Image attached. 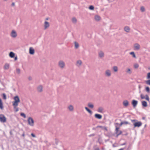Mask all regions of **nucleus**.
I'll list each match as a JSON object with an SVG mask.
<instances>
[{
    "label": "nucleus",
    "instance_id": "4be33fe9",
    "mask_svg": "<svg viewBox=\"0 0 150 150\" xmlns=\"http://www.w3.org/2000/svg\"><path fill=\"white\" fill-rule=\"evenodd\" d=\"M0 108L1 110H3L4 109V106L3 104L1 99L0 98Z\"/></svg>",
    "mask_w": 150,
    "mask_h": 150
},
{
    "label": "nucleus",
    "instance_id": "bb28decb",
    "mask_svg": "<svg viewBox=\"0 0 150 150\" xmlns=\"http://www.w3.org/2000/svg\"><path fill=\"white\" fill-rule=\"evenodd\" d=\"M72 21L73 23H76L77 22V20L75 17L72 18Z\"/></svg>",
    "mask_w": 150,
    "mask_h": 150
},
{
    "label": "nucleus",
    "instance_id": "79ce46f5",
    "mask_svg": "<svg viewBox=\"0 0 150 150\" xmlns=\"http://www.w3.org/2000/svg\"><path fill=\"white\" fill-rule=\"evenodd\" d=\"M146 78L147 79H150V72L147 73Z\"/></svg>",
    "mask_w": 150,
    "mask_h": 150
},
{
    "label": "nucleus",
    "instance_id": "1a4fd4ad",
    "mask_svg": "<svg viewBox=\"0 0 150 150\" xmlns=\"http://www.w3.org/2000/svg\"><path fill=\"white\" fill-rule=\"evenodd\" d=\"M11 35L13 38H15L17 36V34L16 31L14 30H12L11 34Z\"/></svg>",
    "mask_w": 150,
    "mask_h": 150
},
{
    "label": "nucleus",
    "instance_id": "680f3d73",
    "mask_svg": "<svg viewBox=\"0 0 150 150\" xmlns=\"http://www.w3.org/2000/svg\"><path fill=\"white\" fill-rule=\"evenodd\" d=\"M142 119L143 120H144L145 119V117H143Z\"/></svg>",
    "mask_w": 150,
    "mask_h": 150
},
{
    "label": "nucleus",
    "instance_id": "e433bc0d",
    "mask_svg": "<svg viewBox=\"0 0 150 150\" xmlns=\"http://www.w3.org/2000/svg\"><path fill=\"white\" fill-rule=\"evenodd\" d=\"M24 118H25L26 117V116L23 113L21 112L20 114Z\"/></svg>",
    "mask_w": 150,
    "mask_h": 150
},
{
    "label": "nucleus",
    "instance_id": "c756f323",
    "mask_svg": "<svg viewBox=\"0 0 150 150\" xmlns=\"http://www.w3.org/2000/svg\"><path fill=\"white\" fill-rule=\"evenodd\" d=\"M145 90L148 93H149L150 92V88L148 86H147L145 88Z\"/></svg>",
    "mask_w": 150,
    "mask_h": 150
},
{
    "label": "nucleus",
    "instance_id": "37998d69",
    "mask_svg": "<svg viewBox=\"0 0 150 150\" xmlns=\"http://www.w3.org/2000/svg\"><path fill=\"white\" fill-rule=\"evenodd\" d=\"M123 124H125V125H127V124H129L130 125V123L129 122H128L127 121H123L122 122Z\"/></svg>",
    "mask_w": 150,
    "mask_h": 150
},
{
    "label": "nucleus",
    "instance_id": "6e6552de",
    "mask_svg": "<svg viewBox=\"0 0 150 150\" xmlns=\"http://www.w3.org/2000/svg\"><path fill=\"white\" fill-rule=\"evenodd\" d=\"M138 103V101L137 100H132V105L135 108L137 106Z\"/></svg>",
    "mask_w": 150,
    "mask_h": 150
},
{
    "label": "nucleus",
    "instance_id": "3c124183",
    "mask_svg": "<svg viewBox=\"0 0 150 150\" xmlns=\"http://www.w3.org/2000/svg\"><path fill=\"white\" fill-rule=\"evenodd\" d=\"M94 150H100L98 147L94 148Z\"/></svg>",
    "mask_w": 150,
    "mask_h": 150
},
{
    "label": "nucleus",
    "instance_id": "0eeeda50",
    "mask_svg": "<svg viewBox=\"0 0 150 150\" xmlns=\"http://www.w3.org/2000/svg\"><path fill=\"white\" fill-rule=\"evenodd\" d=\"M134 50H138L140 49V46L138 43H135L134 45Z\"/></svg>",
    "mask_w": 150,
    "mask_h": 150
},
{
    "label": "nucleus",
    "instance_id": "69168bd1",
    "mask_svg": "<svg viewBox=\"0 0 150 150\" xmlns=\"http://www.w3.org/2000/svg\"><path fill=\"white\" fill-rule=\"evenodd\" d=\"M116 124L117 125H119V124L118 123H116Z\"/></svg>",
    "mask_w": 150,
    "mask_h": 150
},
{
    "label": "nucleus",
    "instance_id": "7ed1b4c3",
    "mask_svg": "<svg viewBox=\"0 0 150 150\" xmlns=\"http://www.w3.org/2000/svg\"><path fill=\"white\" fill-rule=\"evenodd\" d=\"M28 124L31 126H33L34 125V121L32 117H29L28 119Z\"/></svg>",
    "mask_w": 150,
    "mask_h": 150
},
{
    "label": "nucleus",
    "instance_id": "72a5a7b5",
    "mask_svg": "<svg viewBox=\"0 0 150 150\" xmlns=\"http://www.w3.org/2000/svg\"><path fill=\"white\" fill-rule=\"evenodd\" d=\"M145 97V98L144 99H145L146 100H147L149 102V98L148 95H146Z\"/></svg>",
    "mask_w": 150,
    "mask_h": 150
},
{
    "label": "nucleus",
    "instance_id": "473e14b6",
    "mask_svg": "<svg viewBox=\"0 0 150 150\" xmlns=\"http://www.w3.org/2000/svg\"><path fill=\"white\" fill-rule=\"evenodd\" d=\"M113 69L115 72H117L118 71V68L117 66H115L113 67Z\"/></svg>",
    "mask_w": 150,
    "mask_h": 150
},
{
    "label": "nucleus",
    "instance_id": "c03bdc74",
    "mask_svg": "<svg viewBox=\"0 0 150 150\" xmlns=\"http://www.w3.org/2000/svg\"><path fill=\"white\" fill-rule=\"evenodd\" d=\"M59 141L58 139H55V142L56 145H57L59 142Z\"/></svg>",
    "mask_w": 150,
    "mask_h": 150
},
{
    "label": "nucleus",
    "instance_id": "49530a36",
    "mask_svg": "<svg viewBox=\"0 0 150 150\" xmlns=\"http://www.w3.org/2000/svg\"><path fill=\"white\" fill-rule=\"evenodd\" d=\"M140 97L142 99H144L145 97L144 96V95L142 94H141L140 95Z\"/></svg>",
    "mask_w": 150,
    "mask_h": 150
},
{
    "label": "nucleus",
    "instance_id": "c85d7f7f",
    "mask_svg": "<svg viewBox=\"0 0 150 150\" xmlns=\"http://www.w3.org/2000/svg\"><path fill=\"white\" fill-rule=\"evenodd\" d=\"M68 109L70 111H72L74 109V107L72 105H70L68 107Z\"/></svg>",
    "mask_w": 150,
    "mask_h": 150
},
{
    "label": "nucleus",
    "instance_id": "a18cd8bd",
    "mask_svg": "<svg viewBox=\"0 0 150 150\" xmlns=\"http://www.w3.org/2000/svg\"><path fill=\"white\" fill-rule=\"evenodd\" d=\"M14 108L15 109V111L17 112L18 110V108L14 106Z\"/></svg>",
    "mask_w": 150,
    "mask_h": 150
},
{
    "label": "nucleus",
    "instance_id": "7c9ffc66",
    "mask_svg": "<svg viewBox=\"0 0 150 150\" xmlns=\"http://www.w3.org/2000/svg\"><path fill=\"white\" fill-rule=\"evenodd\" d=\"M75 44V48L77 49L78 48L79 46V45L77 42H74Z\"/></svg>",
    "mask_w": 150,
    "mask_h": 150
},
{
    "label": "nucleus",
    "instance_id": "6e6d98bb",
    "mask_svg": "<svg viewBox=\"0 0 150 150\" xmlns=\"http://www.w3.org/2000/svg\"><path fill=\"white\" fill-rule=\"evenodd\" d=\"M17 59V56L16 57L14 58V60L16 61Z\"/></svg>",
    "mask_w": 150,
    "mask_h": 150
},
{
    "label": "nucleus",
    "instance_id": "9d476101",
    "mask_svg": "<svg viewBox=\"0 0 150 150\" xmlns=\"http://www.w3.org/2000/svg\"><path fill=\"white\" fill-rule=\"evenodd\" d=\"M43 87L42 85H40L37 87V90L38 92H41L42 91Z\"/></svg>",
    "mask_w": 150,
    "mask_h": 150
},
{
    "label": "nucleus",
    "instance_id": "774afa93",
    "mask_svg": "<svg viewBox=\"0 0 150 150\" xmlns=\"http://www.w3.org/2000/svg\"><path fill=\"white\" fill-rule=\"evenodd\" d=\"M146 127V125H144V127L145 128V127Z\"/></svg>",
    "mask_w": 150,
    "mask_h": 150
},
{
    "label": "nucleus",
    "instance_id": "4d7b16f0",
    "mask_svg": "<svg viewBox=\"0 0 150 150\" xmlns=\"http://www.w3.org/2000/svg\"><path fill=\"white\" fill-rule=\"evenodd\" d=\"M122 125H123V123L122 122L120 123V126H121Z\"/></svg>",
    "mask_w": 150,
    "mask_h": 150
},
{
    "label": "nucleus",
    "instance_id": "412c9836",
    "mask_svg": "<svg viewBox=\"0 0 150 150\" xmlns=\"http://www.w3.org/2000/svg\"><path fill=\"white\" fill-rule=\"evenodd\" d=\"M9 67V65L8 63H6L5 64L4 69H8Z\"/></svg>",
    "mask_w": 150,
    "mask_h": 150
},
{
    "label": "nucleus",
    "instance_id": "9b49d317",
    "mask_svg": "<svg viewBox=\"0 0 150 150\" xmlns=\"http://www.w3.org/2000/svg\"><path fill=\"white\" fill-rule=\"evenodd\" d=\"M105 75L107 76H110L111 75V73L109 70H107L105 71Z\"/></svg>",
    "mask_w": 150,
    "mask_h": 150
},
{
    "label": "nucleus",
    "instance_id": "f257e3e1",
    "mask_svg": "<svg viewBox=\"0 0 150 150\" xmlns=\"http://www.w3.org/2000/svg\"><path fill=\"white\" fill-rule=\"evenodd\" d=\"M131 121L132 122H134L133 125L134 128L136 127H139L141 126L142 125V122L140 121L135 122V121H137L136 120H132Z\"/></svg>",
    "mask_w": 150,
    "mask_h": 150
},
{
    "label": "nucleus",
    "instance_id": "4c0bfd02",
    "mask_svg": "<svg viewBox=\"0 0 150 150\" xmlns=\"http://www.w3.org/2000/svg\"><path fill=\"white\" fill-rule=\"evenodd\" d=\"M3 98L4 100H6V94L4 93H3L2 94Z\"/></svg>",
    "mask_w": 150,
    "mask_h": 150
},
{
    "label": "nucleus",
    "instance_id": "a211bd4d",
    "mask_svg": "<svg viewBox=\"0 0 150 150\" xmlns=\"http://www.w3.org/2000/svg\"><path fill=\"white\" fill-rule=\"evenodd\" d=\"M99 56L102 58L104 56V53L102 51H100L99 52L98 54Z\"/></svg>",
    "mask_w": 150,
    "mask_h": 150
},
{
    "label": "nucleus",
    "instance_id": "5701e85b",
    "mask_svg": "<svg viewBox=\"0 0 150 150\" xmlns=\"http://www.w3.org/2000/svg\"><path fill=\"white\" fill-rule=\"evenodd\" d=\"M85 109L87 111H88V113H89L91 115H92V114L93 112L91 110L88 108L87 107H85Z\"/></svg>",
    "mask_w": 150,
    "mask_h": 150
},
{
    "label": "nucleus",
    "instance_id": "338daca9",
    "mask_svg": "<svg viewBox=\"0 0 150 150\" xmlns=\"http://www.w3.org/2000/svg\"><path fill=\"white\" fill-rule=\"evenodd\" d=\"M49 19L48 18H46V19L47 20H48Z\"/></svg>",
    "mask_w": 150,
    "mask_h": 150
},
{
    "label": "nucleus",
    "instance_id": "13d9d810",
    "mask_svg": "<svg viewBox=\"0 0 150 150\" xmlns=\"http://www.w3.org/2000/svg\"><path fill=\"white\" fill-rule=\"evenodd\" d=\"M15 5V3L14 2H13L12 4V6H14Z\"/></svg>",
    "mask_w": 150,
    "mask_h": 150
},
{
    "label": "nucleus",
    "instance_id": "dca6fc26",
    "mask_svg": "<svg viewBox=\"0 0 150 150\" xmlns=\"http://www.w3.org/2000/svg\"><path fill=\"white\" fill-rule=\"evenodd\" d=\"M123 104L124 106L126 107L129 105V103L127 100H125L123 102Z\"/></svg>",
    "mask_w": 150,
    "mask_h": 150
},
{
    "label": "nucleus",
    "instance_id": "052dcab7",
    "mask_svg": "<svg viewBox=\"0 0 150 150\" xmlns=\"http://www.w3.org/2000/svg\"><path fill=\"white\" fill-rule=\"evenodd\" d=\"M124 149L123 148H122L119 149L118 150H124Z\"/></svg>",
    "mask_w": 150,
    "mask_h": 150
},
{
    "label": "nucleus",
    "instance_id": "ea45409f",
    "mask_svg": "<svg viewBox=\"0 0 150 150\" xmlns=\"http://www.w3.org/2000/svg\"><path fill=\"white\" fill-rule=\"evenodd\" d=\"M126 72L129 74H131L132 73V72L131 71L130 69L129 68H128L127 69Z\"/></svg>",
    "mask_w": 150,
    "mask_h": 150
},
{
    "label": "nucleus",
    "instance_id": "864d4df0",
    "mask_svg": "<svg viewBox=\"0 0 150 150\" xmlns=\"http://www.w3.org/2000/svg\"><path fill=\"white\" fill-rule=\"evenodd\" d=\"M126 144V142L124 143L123 144H120V145L121 146H123L124 145H125Z\"/></svg>",
    "mask_w": 150,
    "mask_h": 150
},
{
    "label": "nucleus",
    "instance_id": "a878e982",
    "mask_svg": "<svg viewBox=\"0 0 150 150\" xmlns=\"http://www.w3.org/2000/svg\"><path fill=\"white\" fill-rule=\"evenodd\" d=\"M88 106L91 108H93L94 107L93 105L91 103H89L88 104Z\"/></svg>",
    "mask_w": 150,
    "mask_h": 150
},
{
    "label": "nucleus",
    "instance_id": "de8ad7c7",
    "mask_svg": "<svg viewBox=\"0 0 150 150\" xmlns=\"http://www.w3.org/2000/svg\"><path fill=\"white\" fill-rule=\"evenodd\" d=\"M31 135L32 137H36V136H35V135L33 133H32L31 134Z\"/></svg>",
    "mask_w": 150,
    "mask_h": 150
},
{
    "label": "nucleus",
    "instance_id": "5fc2aeb1",
    "mask_svg": "<svg viewBox=\"0 0 150 150\" xmlns=\"http://www.w3.org/2000/svg\"><path fill=\"white\" fill-rule=\"evenodd\" d=\"M25 136V133H24V132L23 133V134H22V136H23V137H24Z\"/></svg>",
    "mask_w": 150,
    "mask_h": 150
},
{
    "label": "nucleus",
    "instance_id": "39448f33",
    "mask_svg": "<svg viewBox=\"0 0 150 150\" xmlns=\"http://www.w3.org/2000/svg\"><path fill=\"white\" fill-rule=\"evenodd\" d=\"M115 129V134H116V137H117L118 136L122 134V132L121 131H119V127H117V126H116Z\"/></svg>",
    "mask_w": 150,
    "mask_h": 150
},
{
    "label": "nucleus",
    "instance_id": "8fccbe9b",
    "mask_svg": "<svg viewBox=\"0 0 150 150\" xmlns=\"http://www.w3.org/2000/svg\"><path fill=\"white\" fill-rule=\"evenodd\" d=\"M103 129L107 131H108V129H107V127H104L103 128Z\"/></svg>",
    "mask_w": 150,
    "mask_h": 150
},
{
    "label": "nucleus",
    "instance_id": "a19ab883",
    "mask_svg": "<svg viewBox=\"0 0 150 150\" xmlns=\"http://www.w3.org/2000/svg\"><path fill=\"white\" fill-rule=\"evenodd\" d=\"M139 67V65L137 64H135L134 65V67L135 69Z\"/></svg>",
    "mask_w": 150,
    "mask_h": 150
},
{
    "label": "nucleus",
    "instance_id": "58836bf2",
    "mask_svg": "<svg viewBox=\"0 0 150 150\" xmlns=\"http://www.w3.org/2000/svg\"><path fill=\"white\" fill-rule=\"evenodd\" d=\"M94 8V6L92 5H91L89 7V9L91 10H93Z\"/></svg>",
    "mask_w": 150,
    "mask_h": 150
},
{
    "label": "nucleus",
    "instance_id": "bf43d9fd",
    "mask_svg": "<svg viewBox=\"0 0 150 150\" xmlns=\"http://www.w3.org/2000/svg\"><path fill=\"white\" fill-rule=\"evenodd\" d=\"M141 88V87L140 85H139V89H140V88Z\"/></svg>",
    "mask_w": 150,
    "mask_h": 150
},
{
    "label": "nucleus",
    "instance_id": "4468645a",
    "mask_svg": "<svg viewBox=\"0 0 150 150\" xmlns=\"http://www.w3.org/2000/svg\"><path fill=\"white\" fill-rule=\"evenodd\" d=\"M49 23L48 22L45 21L44 23V29H46L49 27Z\"/></svg>",
    "mask_w": 150,
    "mask_h": 150
},
{
    "label": "nucleus",
    "instance_id": "c9c22d12",
    "mask_svg": "<svg viewBox=\"0 0 150 150\" xmlns=\"http://www.w3.org/2000/svg\"><path fill=\"white\" fill-rule=\"evenodd\" d=\"M16 71L17 73L18 74H19L20 73L21 70L19 68H17L16 69Z\"/></svg>",
    "mask_w": 150,
    "mask_h": 150
},
{
    "label": "nucleus",
    "instance_id": "6ab92c4d",
    "mask_svg": "<svg viewBox=\"0 0 150 150\" xmlns=\"http://www.w3.org/2000/svg\"><path fill=\"white\" fill-rule=\"evenodd\" d=\"M142 105L143 107H146L147 106V103L145 101H143L142 102Z\"/></svg>",
    "mask_w": 150,
    "mask_h": 150
},
{
    "label": "nucleus",
    "instance_id": "f03ea898",
    "mask_svg": "<svg viewBox=\"0 0 150 150\" xmlns=\"http://www.w3.org/2000/svg\"><path fill=\"white\" fill-rule=\"evenodd\" d=\"M14 101L13 103V105L14 106L16 107L18 105V103L20 102V100L19 97L17 96L14 97Z\"/></svg>",
    "mask_w": 150,
    "mask_h": 150
},
{
    "label": "nucleus",
    "instance_id": "2eb2a0df",
    "mask_svg": "<svg viewBox=\"0 0 150 150\" xmlns=\"http://www.w3.org/2000/svg\"><path fill=\"white\" fill-rule=\"evenodd\" d=\"M103 108L102 107H100L98 108L97 111L100 113H103Z\"/></svg>",
    "mask_w": 150,
    "mask_h": 150
},
{
    "label": "nucleus",
    "instance_id": "b1692460",
    "mask_svg": "<svg viewBox=\"0 0 150 150\" xmlns=\"http://www.w3.org/2000/svg\"><path fill=\"white\" fill-rule=\"evenodd\" d=\"M82 64V62L81 60L78 61L76 62V65L77 66H79Z\"/></svg>",
    "mask_w": 150,
    "mask_h": 150
},
{
    "label": "nucleus",
    "instance_id": "aec40b11",
    "mask_svg": "<svg viewBox=\"0 0 150 150\" xmlns=\"http://www.w3.org/2000/svg\"><path fill=\"white\" fill-rule=\"evenodd\" d=\"M15 53L12 52H11L9 54V56L11 58H13L15 57Z\"/></svg>",
    "mask_w": 150,
    "mask_h": 150
},
{
    "label": "nucleus",
    "instance_id": "423d86ee",
    "mask_svg": "<svg viewBox=\"0 0 150 150\" xmlns=\"http://www.w3.org/2000/svg\"><path fill=\"white\" fill-rule=\"evenodd\" d=\"M58 65L60 67L63 68L65 66V64L64 62L63 61H60L59 62Z\"/></svg>",
    "mask_w": 150,
    "mask_h": 150
},
{
    "label": "nucleus",
    "instance_id": "ddd939ff",
    "mask_svg": "<svg viewBox=\"0 0 150 150\" xmlns=\"http://www.w3.org/2000/svg\"><path fill=\"white\" fill-rule=\"evenodd\" d=\"M94 116L95 118L99 119H100L102 118V115L98 114H96Z\"/></svg>",
    "mask_w": 150,
    "mask_h": 150
},
{
    "label": "nucleus",
    "instance_id": "cd10ccee",
    "mask_svg": "<svg viewBox=\"0 0 150 150\" xmlns=\"http://www.w3.org/2000/svg\"><path fill=\"white\" fill-rule=\"evenodd\" d=\"M129 54L131 55H132V57L134 58H136V56L135 55V54L134 53V52H130V53H129Z\"/></svg>",
    "mask_w": 150,
    "mask_h": 150
},
{
    "label": "nucleus",
    "instance_id": "0e129e2a",
    "mask_svg": "<svg viewBox=\"0 0 150 150\" xmlns=\"http://www.w3.org/2000/svg\"><path fill=\"white\" fill-rule=\"evenodd\" d=\"M130 146H131V145H130V144L129 145V146L128 147V148L127 149V150L129 148V147H130Z\"/></svg>",
    "mask_w": 150,
    "mask_h": 150
},
{
    "label": "nucleus",
    "instance_id": "603ef678",
    "mask_svg": "<svg viewBox=\"0 0 150 150\" xmlns=\"http://www.w3.org/2000/svg\"><path fill=\"white\" fill-rule=\"evenodd\" d=\"M28 79L29 80V81H31L32 80V77H31V76H29L28 77Z\"/></svg>",
    "mask_w": 150,
    "mask_h": 150
},
{
    "label": "nucleus",
    "instance_id": "393cba45",
    "mask_svg": "<svg viewBox=\"0 0 150 150\" xmlns=\"http://www.w3.org/2000/svg\"><path fill=\"white\" fill-rule=\"evenodd\" d=\"M95 19L96 21H98L100 19V17L98 15H96L95 16Z\"/></svg>",
    "mask_w": 150,
    "mask_h": 150
},
{
    "label": "nucleus",
    "instance_id": "e2e57ef3",
    "mask_svg": "<svg viewBox=\"0 0 150 150\" xmlns=\"http://www.w3.org/2000/svg\"><path fill=\"white\" fill-rule=\"evenodd\" d=\"M10 134L11 135L12 134V131H10Z\"/></svg>",
    "mask_w": 150,
    "mask_h": 150
},
{
    "label": "nucleus",
    "instance_id": "f3484780",
    "mask_svg": "<svg viewBox=\"0 0 150 150\" xmlns=\"http://www.w3.org/2000/svg\"><path fill=\"white\" fill-rule=\"evenodd\" d=\"M124 30L127 33L129 32L130 29L129 26H126L124 28Z\"/></svg>",
    "mask_w": 150,
    "mask_h": 150
},
{
    "label": "nucleus",
    "instance_id": "20e7f679",
    "mask_svg": "<svg viewBox=\"0 0 150 150\" xmlns=\"http://www.w3.org/2000/svg\"><path fill=\"white\" fill-rule=\"evenodd\" d=\"M6 118L4 115L0 114V121L1 122L4 123L6 122Z\"/></svg>",
    "mask_w": 150,
    "mask_h": 150
},
{
    "label": "nucleus",
    "instance_id": "2f4dec72",
    "mask_svg": "<svg viewBox=\"0 0 150 150\" xmlns=\"http://www.w3.org/2000/svg\"><path fill=\"white\" fill-rule=\"evenodd\" d=\"M140 10L142 12H144L145 10L144 7L143 6H141L140 8Z\"/></svg>",
    "mask_w": 150,
    "mask_h": 150
},
{
    "label": "nucleus",
    "instance_id": "f704fd0d",
    "mask_svg": "<svg viewBox=\"0 0 150 150\" xmlns=\"http://www.w3.org/2000/svg\"><path fill=\"white\" fill-rule=\"evenodd\" d=\"M145 83L147 85H150V79L145 81Z\"/></svg>",
    "mask_w": 150,
    "mask_h": 150
},
{
    "label": "nucleus",
    "instance_id": "f8f14e48",
    "mask_svg": "<svg viewBox=\"0 0 150 150\" xmlns=\"http://www.w3.org/2000/svg\"><path fill=\"white\" fill-rule=\"evenodd\" d=\"M35 52L34 50L32 47H30L29 50V53L30 54L33 55V54Z\"/></svg>",
    "mask_w": 150,
    "mask_h": 150
},
{
    "label": "nucleus",
    "instance_id": "09e8293b",
    "mask_svg": "<svg viewBox=\"0 0 150 150\" xmlns=\"http://www.w3.org/2000/svg\"><path fill=\"white\" fill-rule=\"evenodd\" d=\"M95 134H91L90 135H89V137H92V136H94L95 135Z\"/></svg>",
    "mask_w": 150,
    "mask_h": 150
}]
</instances>
